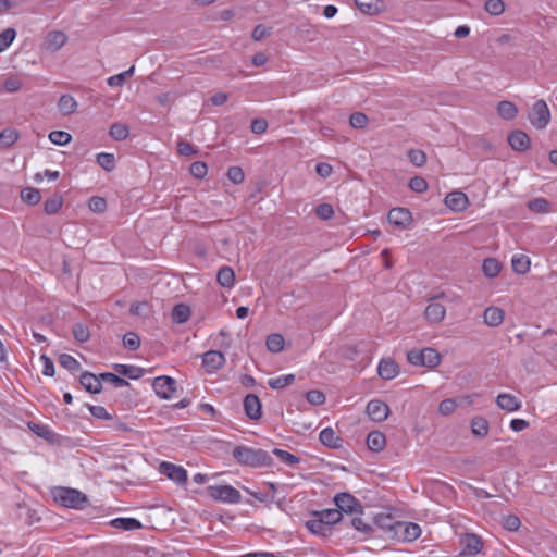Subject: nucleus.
<instances>
[{"label":"nucleus","mask_w":557,"mask_h":557,"mask_svg":"<svg viewBox=\"0 0 557 557\" xmlns=\"http://www.w3.org/2000/svg\"><path fill=\"white\" fill-rule=\"evenodd\" d=\"M63 197L60 194H54L51 198L47 199L44 203V211L46 214H55L62 208Z\"/></svg>","instance_id":"4c0bfd02"},{"label":"nucleus","mask_w":557,"mask_h":557,"mask_svg":"<svg viewBox=\"0 0 557 557\" xmlns=\"http://www.w3.org/2000/svg\"><path fill=\"white\" fill-rule=\"evenodd\" d=\"M502 270V263L495 258H486L482 264V271L487 277H495Z\"/></svg>","instance_id":"f704fd0d"},{"label":"nucleus","mask_w":557,"mask_h":557,"mask_svg":"<svg viewBox=\"0 0 557 557\" xmlns=\"http://www.w3.org/2000/svg\"><path fill=\"white\" fill-rule=\"evenodd\" d=\"M113 369L121 375L131 380H138L145 374V369L132 364H114Z\"/></svg>","instance_id":"a878e982"},{"label":"nucleus","mask_w":557,"mask_h":557,"mask_svg":"<svg viewBox=\"0 0 557 557\" xmlns=\"http://www.w3.org/2000/svg\"><path fill=\"white\" fill-rule=\"evenodd\" d=\"M160 472L177 484H183L187 481V471L183 467L168 461L160 463Z\"/></svg>","instance_id":"9d476101"},{"label":"nucleus","mask_w":557,"mask_h":557,"mask_svg":"<svg viewBox=\"0 0 557 557\" xmlns=\"http://www.w3.org/2000/svg\"><path fill=\"white\" fill-rule=\"evenodd\" d=\"M446 313V309L442 304L432 302L426 306L424 310V317L428 321L432 323L441 322Z\"/></svg>","instance_id":"b1692460"},{"label":"nucleus","mask_w":557,"mask_h":557,"mask_svg":"<svg viewBox=\"0 0 557 557\" xmlns=\"http://www.w3.org/2000/svg\"><path fill=\"white\" fill-rule=\"evenodd\" d=\"M110 525L125 531H133L143 528L141 522L135 518H115L111 520Z\"/></svg>","instance_id":"cd10ccee"},{"label":"nucleus","mask_w":557,"mask_h":557,"mask_svg":"<svg viewBox=\"0 0 557 557\" xmlns=\"http://www.w3.org/2000/svg\"><path fill=\"white\" fill-rule=\"evenodd\" d=\"M313 517H320L323 519V522L326 527H329V530L331 531V527L341 522L343 520L342 511L337 508H330V509H323V510H314L311 512Z\"/></svg>","instance_id":"6ab92c4d"},{"label":"nucleus","mask_w":557,"mask_h":557,"mask_svg":"<svg viewBox=\"0 0 557 557\" xmlns=\"http://www.w3.org/2000/svg\"><path fill=\"white\" fill-rule=\"evenodd\" d=\"M22 200L30 206L37 205L41 199L39 189L34 187H25L21 190Z\"/></svg>","instance_id":"ea45409f"},{"label":"nucleus","mask_w":557,"mask_h":557,"mask_svg":"<svg viewBox=\"0 0 557 557\" xmlns=\"http://www.w3.org/2000/svg\"><path fill=\"white\" fill-rule=\"evenodd\" d=\"M176 381L168 375L158 376L152 381L156 394L162 399H170L176 391Z\"/></svg>","instance_id":"1a4fd4ad"},{"label":"nucleus","mask_w":557,"mask_h":557,"mask_svg":"<svg viewBox=\"0 0 557 557\" xmlns=\"http://www.w3.org/2000/svg\"><path fill=\"white\" fill-rule=\"evenodd\" d=\"M88 207L92 212L102 213L107 210V200L103 197L92 196L88 200Z\"/></svg>","instance_id":"bf43d9fd"},{"label":"nucleus","mask_w":557,"mask_h":557,"mask_svg":"<svg viewBox=\"0 0 557 557\" xmlns=\"http://www.w3.org/2000/svg\"><path fill=\"white\" fill-rule=\"evenodd\" d=\"M100 379L101 381L111 383L114 387H123L129 385L125 379L111 372L100 373Z\"/></svg>","instance_id":"603ef678"},{"label":"nucleus","mask_w":557,"mask_h":557,"mask_svg":"<svg viewBox=\"0 0 557 557\" xmlns=\"http://www.w3.org/2000/svg\"><path fill=\"white\" fill-rule=\"evenodd\" d=\"M445 205L455 212H461L468 208L469 199L465 193L455 190L447 194Z\"/></svg>","instance_id":"4468645a"},{"label":"nucleus","mask_w":557,"mask_h":557,"mask_svg":"<svg viewBox=\"0 0 557 557\" xmlns=\"http://www.w3.org/2000/svg\"><path fill=\"white\" fill-rule=\"evenodd\" d=\"M72 333H73L74 338L78 343L87 342L89 339V336H90L89 329L84 323H75L73 325Z\"/></svg>","instance_id":"8fccbe9b"},{"label":"nucleus","mask_w":557,"mask_h":557,"mask_svg":"<svg viewBox=\"0 0 557 557\" xmlns=\"http://www.w3.org/2000/svg\"><path fill=\"white\" fill-rule=\"evenodd\" d=\"M334 503L343 513H363L362 504L351 494L343 492L334 496Z\"/></svg>","instance_id":"0eeeda50"},{"label":"nucleus","mask_w":557,"mask_h":557,"mask_svg":"<svg viewBox=\"0 0 557 557\" xmlns=\"http://www.w3.org/2000/svg\"><path fill=\"white\" fill-rule=\"evenodd\" d=\"M306 399L311 405L319 406V405L324 404L326 398H325V395L323 394V392H321L319 389H311L306 393Z\"/></svg>","instance_id":"0e129e2a"},{"label":"nucleus","mask_w":557,"mask_h":557,"mask_svg":"<svg viewBox=\"0 0 557 557\" xmlns=\"http://www.w3.org/2000/svg\"><path fill=\"white\" fill-rule=\"evenodd\" d=\"M216 281L222 287L232 288L235 283V273L231 267L220 268L216 274Z\"/></svg>","instance_id":"c756f323"},{"label":"nucleus","mask_w":557,"mask_h":557,"mask_svg":"<svg viewBox=\"0 0 557 557\" xmlns=\"http://www.w3.org/2000/svg\"><path fill=\"white\" fill-rule=\"evenodd\" d=\"M190 315V309L185 304H177L173 307L171 318L174 323H185Z\"/></svg>","instance_id":"473e14b6"},{"label":"nucleus","mask_w":557,"mask_h":557,"mask_svg":"<svg viewBox=\"0 0 557 557\" xmlns=\"http://www.w3.org/2000/svg\"><path fill=\"white\" fill-rule=\"evenodd\" d=\"M460 545H461V552L462 553H466L468 555H472V556H475L478 555L482 547H483V543L481 541V537L476 534H466L465 537H462L460 540Z\"/></svg>","instance_id":"f3484780"},{"label":"nucleus","mask_w":557,"mask_h":557,"mask_svg":"<svg viewBox=\"0 0 557 557\" xmlns=\"http://www.w3.org/2000/svg\"><path fill=\"white\" fill-rule=\"evenodd\" d=\"M227 177L234 184H240L244 182L245 174L242 168L239 166H231L227 170Z\"/></svg>","instance_id":"338daca9"},{"label":"nucleus","mask_w":557,"mask_h":557,"mask_svg":"<svg viewBox=\"0 0 557 557\" xmlns=\"http://www.w3.org/2000/svg\"><path fill=\"white\" fill-rule=\"evenodd\" d=\"M377 373L383 380H392L398 374V364L392 359H383L379 363Z\"/></svg>","instance_id":"5701e85b"},{"label":"nucleus","mask_w":557,"mask_h":557,"mask_svg":"<svg viewBox=\"0 0 557 557\" xmlns=\"http://www.w3.org/2000/svg\"><path fill=\"white\" fill-rule=\"evenodd\" d=\"M49 139L55 145L64 146L71 141L72 136L64 131H52L49 134Z\"/></svg>","instance_id":"864d4df0"},{"label":"nucleus","mask_w":557,"mask_h":557,"mask_svg":"<svg viewBox=\"0 0 557 557\" xmlns=\"http://www.w3.org/2000/svg\"><path fill=\"white\" fill-rule=\"evenodd\" d=\"M284 337L278 333H272L267 337L265 346L269 351L277 354L284 349Z\"/></svg>","instance_id":"e433bc0d"},{"label":"nucleus","mask_w":557,"mask_h":557,"mask_svg":"<svg viewBox=\"0 0 557 557\" xmlns=\"http://www.w3.org/2000/svg\"><path fill=\"white\" fill-rule=\"evenodd\" d=\"M234 459L242 466L251 468L270 467L273 465V459L268 451L261 448H251L244 445H238L232 453Z\"/></svg>","instance_id":"f257e3e1"},{"label":"nucleus","mask_w":557,"mask_h":557,"mask_svg":"<svg viewBox=\"0 0 557 557\" xmlns=\"http://www.w3.org/2000/svg\"><path fill=\"white\" fill-rule=\"evenodd\" d=\"M504 311L498 307H488L483 313L484 323L488 326L495 327L503 323Z\"/></svg>","instance_id":"393cba45"},{"label":"nucleus","mask_w":557,"mask_h":557,"mask_svg":"<svg viewBox=\"0 0 557 557\" xmlns=\"http://www.w3.org/2000/svg\"><path fill=\"white\" fill-rule=\"evenodd\" d=\"M189 172L196 178H203L207 175L208 166L202 161H195L191 163Z\"/></svg>","instance_id":"e2e57ef3"},{"label":"nucleus","mask_w":557,"mask_h":557,"mask_svg":"<svg viewBox=\"0 0 557 557\" xmlns=\"http://www.w3.org/2000/svg\"><path fill=\"white\" fill-rule=\"evenodd\" d=\"M386 445V437L380 431H372L367 436V446L370 450L379 453L384 449Z\"/></svg>","instance_id":"bb28decb"},{"label":"nucleus","mask_w":557,"mask_h":557,"mask_svg":"<svg viewBox=\"0 0 557 557\" xmlns=\"http://www.w3.org/2000/svg\"><path fill=\"white\" fill-rule=\"evenodd\" d=\"M244 411L250 420H259L262 416V404L256 394H248L244 398Z\"/></svg>","instance_id":"ddd939ff"},{"label":"nucleus","mask_w":557,"mask_h":557,"mask_svg":"<svg viewBox=\"0 0 557 557\" xmlns=\"http://www.w3.org/2000/svg\"><path fill=\"white\" fill-rule=\"evenodd\" d=\"M389 224L394 225L399 230H406L413 222L412 213L409 209L404 207H397L389 210L387 214Z\"/></svg>","instance_id":"6e6552de"},{"label":"nucleus","mask_w":557,"mask_h":557,"mask_svg":"<svg viewBox=\"0 0 557 557\" xmlns=\"http://www.w3.org/2000/svg\"><path fill=\"white\" fill-rule=\"evenodd\" d=\"M366 411L372 421L382 422L387 419L389 407L382 400L373 399L368 403Z\"/></svg>","instance_id":"f8f14e48"},{"label":"nucleus","mask_w":557,"mask_h":557,"mask_svg":"<svg viewBox=\"0 0 557 557\" xmlns=\"http://www.w3.org/2000/svg\"><path fill=\"white\" fill-rule=\"evenodd\" d=\"M528 117L535 128H545L550 121V111L547 103L543 99L537 100L529 111Z\"/></svg>","instance_id":"39448f33"},{"label":"nucleus","mask_w":557,"mask_h":557,"mask_svg":"<svg viewBox=\"0 0 557 557\" xmlns=\"http://www.w3.org/2000/svg\"><path fill=\"white\" fill-rule=\"evenodd\" d=\"M428 182L422 176H413L409 181V188L418 194H422L428 190Z\"/></svg>","instance_id":"6e6d98bb"},{"label":"nucleus","mask_w":557,"mask_h":557,"mask_svg":"<svg viewBox=\"0 0 557 557\" xmlns=\"http://www.w3.org/2000/svg\"><path fill=\"white\" fill-rule=\"evenodd\" d=\"M530 259L524 255L515 256L511 260V267L513 272L518 274H524L530 270Z\"/></svg>","instance_id":"79ce46f5"},{"label":"nucleus","mask_w":557,"mask_h":557,"mask_svg":"<svg viewBox=\"0 0 557 557\" xmlns=\"http://www.w3.org/2000/svg\"><path fill=\"white\" fill-rule=\"evenodd\" d=\"M421 534V528L418 523L397 521L395 531L391 534L392 540L400 542H412L417 540Z\"/></svg>","instance_id":"423d86ee"},{"label":"nucleus","mask_w":557,"mask_h":557,"mask_svg":"<svg viewBox=\"0 0 557 557\" xmlns=\"http://www.w3.org/2000/svg\"><path fill=\"white\" fill-rule=\"evenodd\" d=\"M397 521L392 515L380 513L374 517L375 527L384 531L389 539L395 531Z\"/></svg>","instance_id":"412c9836"},{"label":"nucleus","mask_w":557,"mask_h":557,"mask_svg":"<svg viewBox=\"0 0 557 557\" xmlns=\"http://www.w3.org/2000/svg\"><path fill=\"white\" fill-rule=\"evenodd\" d=\"M58 362L62 368L72 373L77 372L81 369V363L69 354H61L58 358Z\"/></svg>","instance_id":"37998d69"},{"label":"nucleus","mask_w":557,"mask_h":557,"mask_svg":"<svg viewBox=\"0 0 557 557\" xmlns=\"http://www.w3.org/2000/svg\"><path fill=\"white\" fill-rule=\"evenodd\" d=\"M109 134L113 139L121 141L128 137L129 129L128 126L125 124L113 123L110 127Z\"/></svg>","instance_id":"09e8293b"},{"label":"nucleus","mask_w":557,"mask_h":557,"mask_svg":"<svg viewBox=\"0 0 557 557\" xmlns=\"http://www.w3.org/2000/svg\"><path fill=\"white\" fill-rule=\"evenodd\" d=\"M29 430L38 437L44 438L50 444H60L61 436L54 433L48 425L39 424L35 422L28 423Z\"/></svg>","instance_id":"a211bd4d"},{"label":"nucleus","mask_w":557,"mask_h":557,"mask_svg":"<svg viewBox=\"0 0 557 557\" xmlns=\"http://www.w3.org/2000/svg\"><path fill=\"white\" fill-rule=\"evenodd\" d=\"M349 524L357 531L362 532L363 534L367 535L372 534L374 531V529L371 525L364 523L363 520L359 517L350 519Z\"/></svg>","instance_id":"69168bd1"},{"label":"nucleus","mask_w":557,"mask_h":557,"mask_svg":"<svg viewBox=\"0 0 557 557\" xmlns=\"http://www.w3.org/2000/svg\"><path fill=\"white\" fill-rule=\"evenodd\" d=\"M497 112L504 120L511 121L517 116L518 108L513 102L503 100L497 106Z\"/></svg>","instance_id":"2f4dec72"},{"label":"nucleus","mask_w":557,"mask_h":557,"mask_svg":"<svg viewBox=\"0 0 557 557\" xmlns=\"http://www.w3.org/2000/svg\"><path fill=\"white\" fill-rule=\"evenodd\" d=\"M472 434L478 438H483L488 434L490 424L488 421L483 417H474L471 420Z\"/></svg>","instance_id":"c85d7f7f"},{"label":"nucleus","mask_w":557,"mask_h":557,"mask_svg":"<svg viewBox=\"0 0 557 557\" xmlns=\"http://www.w3.org/2000/svg\"><path fill=\"white\" fill-rule=\"evenodd\" d=\"M225 363V356L218 350H209L202 355V366L208 372L221 369Z\"/></svg>","instance_id":"dca6fc26"},{"label":"nucleus","mask_w":557,"mask_h":557,"mask_svg":"<svg viewBox=\"0 0 557 557\" xmlns=\"http://www.w3.org/2000/svg\"><path fill=\"white\" fill-rule=\"evenodd\" d=\"M207 495L212 499L228 504H238L242 495L238 490L231 485H210L206 488Z\"/></svg>","instance_id":"20e7f679"},{"label":"nucleus","mask_w":557,"mask_h":557,"mask_svg":"<svg viewBox=\"0 0 557 557\" xmlns=\"http://www.w3.org/2000/svg\"><path fill=\"white\" fill-rule=\"evenodd\" d=\"M408 158L416 166H423L426 163V154L419 149H410L408 151Z\"/></svg>","instance_id":"052dcab7"},{"label":"nucleus","mask_w":557,"mask_h":557,"mask_svg":"<svg viewBox=\"0 0 557 557\" xmlns=\"http://www.w3.org/2000/svg\"><path fill=\"white\" fill-rule=\"evenodd\" d=\"M134 71H135V67L134 66H131L128 70L120 73V74H116V75H113L111 77L108 78V85L111 86V87H121L125 84V82L133 76L134 74Z\"/></svg>","instance_id":"de8ad7c7"},{"label":"nucleus","mask_w":557,"mask_h":557,"mask_svg":"<svg viewBox=\"0 0 557 557\" xmlns=\"http://www.w3.org/2000/svg\"><path fill=\"white\" fill-rule=\"evenodd\" d=\"M66 40V35L63 32L59 30L50 32L47 36L48 46L53 50H58L61 47H63Z\"/></svg>","instance_id":"58836bf2"},{"label":"nucleus","mask_w":557,"mask_h":557,"mask_svg":"<svg viewBox=\"0 0 557 557\" xmlns=\"http://www.w3.org/2000/svg\"><path fill=\"white\" fill-rule=\"evenodd\" d=\"M319 440L322 445L329 448L337 449L342 447L343 438L335 434L332 428H325L320 432Z\"/></svg>","instance_id":"aec40b11"},{"label":"nucleus","mask_w":557,"mask_h":557,"mask_svg":"<svg viewBox=\"0 0 557 557\" xmlns=\"http://www.w3.org/2000/svg\"><path fill=\"white\" fill-rule=\"evenodd\" d=\"M58 108L64 115L74 113L77 109V102L71 95H62L58 101Z\"/></svg>","instance_id":"72a5a7b5"},{"label":"nucleus","mask_w":557,"mask_h":557,"mask_svg":"<svg viewBox=\"0 0 557 557\" xmlns=\"http://www.w3.org/2000/svg\"><path fill=\"white\" fill-rule=\"evenodd\" d=\"M97 163L107 172L115 169V158L113 153L100 152L96 157Z\"/></svg>","instance_id":"49530a36"},{"label":"nucleus","mask_w":557,"mask_h":557,"mask_svg":"<svg viewBox=\"0 0 557 557\" xmlns=\"http://www.w3.org/2000/svg\"><path fill=\"white\" fill-rule=\"evenodd\" d=\"M79 384L90 394H99L102 391L100 374L96 375L89 371H84L79 375Z\"/></svg>","instance_id":"2eb2a0df"},{"label":"nucleus","mask_w":557,"mask_h":557,"mask_svg":"<svg viewBox=\"0 0 557 557\" xmlns=\"http://www.w3.org/2000/svg\"><path fill=\"white\" fill-rule=\"evenodd\" d=\"M20 138V134L17 131L12 128H5L0 133V147H11L14 145Z\"/></svg>","instance_id":"c03bdc74"},{"label":"nucleus","mask_w":557,"mask_h":557,"mask_svg":"<svg viewBox=\"0 0 557 557\" xmlns=\"http://www.w3.org/2000/svg\"><path fill=\"white\" fill-rule=\"evenodd\" d=\"M484 8L491 15L498 16L504 12L505 4L503 0H487Z\"/></svg>","instance_id":"13d9d810"},{"label":"nucleus","mask_w":557,"mask_h":557,"mask_svg":"<svg viewBox=\"0 0 557 557\" xmlns=\"http://www.w3.org/2000/svg\"><path fill=\"white\" fill-rule=\"evenodd\" d=\"M550 206V202L543 197L533 198L527 203L530 211L542 214L549 212Z\"/></svg>","instance_id":"c9c22d12"},{"label":"nucleus","mask_w":557,"mask_h":557,"mask_svg":"<svg viewBox=\"0 0 557 557\" xmlns=\"http://www.w3.org/2000/svg\"><path fill=\"white\" fill-rule=\"evenodd\" d=\"M315 214L322 220H329L334 215V209L330 203H321L317 207Z\"/></svg>","instance_id":"774afa93"},{"label":"nucleus","mask_w":557,"mask_h":557,"mask_svg":"<svg viewBox=\"0 0 557 557\" xmlns=\"http://www.w3.org/2000/svg\"><path fill=\"white\" fill-rule=\"evenodd\" d=\"M441 355L434 348L412 349L407 352V360L412 366L434 368L441 362Z\"/></svg>","instance_id":"7ed1b4c3"},{"label":"nucleus","mask_w":557,"mask_h":557,"mask_svg":"<svg viewBox=\"0 0 557 557\" xmlns=\"http://www.w3.org/2000/svg\"><path fill=\"white\" fill-rule=\"evenodd\" d=\"M358 9L368 15H375L381 11L383 2L381 0H355Z\"/></svg>","instance_id":"7c9ffc66"},{"label":"nucleus","mask_w":557,"mask_h":557,"mask_svg":"<svg viewBox=\"0 0 557 557\" xmlns=\"http://www.w3.org/2000/svg\"><path fill=\"white\" fill-rule=\"evenodd\" d=\"M52 495L57 503L66 508L82 510L89 506L87 495L76 488L59 486Z\"/></svg>","instance_id":"f03ea898"},{"label":"nucleus","mask_w":557,"mask_h":557,"mask_svg":"<svg viewBox=\"0 0 557 557\" xmlns=\"http://www.w3.org/2000/svg\"><path fill=\"white\" fill-rule=\"evenodd\" d=\"M349 123L354 128H363L368 125L369 119L362 112H355L350 115Z\"/></svg>","instance_id":"680f3d73"},{"label":"nucleus","mask_w":557,"mask_h":557,"mask_svg":"<svg viewBox=\"0 0 557 557\" xmlns=\"http://www.w3.org/2000/svg\"><path fill=\"white\" fill-rule=\"evenodd\" d=\"M16 30L7 28L0 34V52L4 51L14 40Z\"/></svg>","instance_id":"4d7b16f0"},{"label":"nucleus","mask_w":557,"mask_h":557,"mask_svg":"<svg viewBox=\"0 0 557 557\" xmlns=\"http://www.w3.org/2000/svg\"><path fill=\"white\" fill-rule=\"evenodd\" d=\"M497 406L508 412L517 411L521 408V403L511 394H499L496 398Z\"/></svg>","instance_id":"4be33fe9"},{"label":"nucleus","mask_w":557,"mask_h":557,"mask_svg":"<svg viewBox=\"0 0 557 557\" xmlns=\"http://www.w3.org/2000/svg\"><path fill=\"white\" fill-rule=\"evenodd\" d=\"M123 345L129 350H137L140 347V338L135 332H127L123 336Z\"/></svg>","instance_id":"5fc2aeb1"},{"label":"nucleus","mask_w":557,"mask_h":557,"mask_svg":"<svg viewBox=\"0 0 557 557\" xmlns=\"http://www.w3.org/2000/svg\"><path fill=\"white\" fill-rule=\"evenodd\" d=\"M507 140L511 149L515 151L524 152L531 147V138L521 129L510 132Z\"/></svg>","instance_id":"9b49d317"},{"label":"nucleus","mask_w":557,"mask_h":557,"mask_svg":"<svg viewBox=\"0 0 557 557\" xmlns=\"http://www.w3.org/2000/svg\"><path fill=\"white\" fill-rule=\"evenodd\" d=\"M306 527L311 533L315 535L325 536L330 532L329 527L324 524L323 519H321L320 517H315V519L308 520L306 522Z\"/></svg>","instance_id":"a19ab883"},{"label":"nucleus","mask_w":557,"mask_h":557,"mask_svg":"<svg viewBox=\"0 0 557 557\" xmlns=\"http://www.w3.org/2000/svg\"><path fill=\"white\" fill-rule=\"evenodd\" d=\"M295 379L296 377L294 374L281 375V376L274 377V379H270L268 381V385L272 389H282V388L293 384L295 382Z\"/></svg>","instance_id":"a18cd8bd"},{"label":"nucleus","mask_w":557,"mask_h":557,"mask_svg":"<svg viewBox=\"0 0 557 557\" xmlns=\"http://www.w3.org/2000/svg\"><path fill=\"white\" fill-rule=\"evenodd\" d=\"M273 455H275L281 461L294 466L300 462V458L290 454L289 451L283 450L281 448H274L272 450Z\"/></svg>","instance_id":"3c124183"}]
</instances>
